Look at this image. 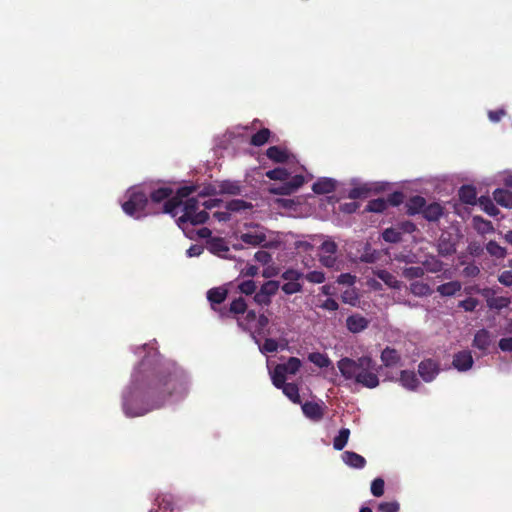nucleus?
Segmentation results:
<instances>
[{"label": "nucleus", "mask_w": 512, "mask_h": 512, "mask_svg": "<svg viewBox=\"0 0 512 512\" xmlns=\"http://www.w3.org/2000/svg\"><path fill=\"white\" fill-rule=\"evenodd\" d=\"M374 275L382 280L388 287L393 289L400 288V281L396 279V277L387 270L379 269L374 271Z\"/></svg>", "instance_id": "b1692460"}, {"label": "nucleus", "mask_w": 512, "mask_h": 512, "mask_svg": "<svg viewBox=\"0 0 512 512\" xmlns=\"http://www.w3.org/2000/svg\"><path fill=\"white\" fill-rule=\"evenodd\" d=\"M283 393L295 404L301 403L299 388L295 383H287L281 388Z\"/></svg>", "instance_id": "7c9ffc66"}, {"label": "nucleus", "mask_w": 512, "mask_h": 512, "mask_svg": "<svg viewBox=\"0 0 512 512\" xmlns=\"http://www.w3.org/2000/svg\"><path fill=\"white\" fill-rule=\"evenodd\" d=\"M302 411L307 418L313 421H320L324 416V409L322 405L316 402H305L302 405Z\"/></svg>", "instance_id": "ddd939ff"}, {"label": "nucleus", "mask_w": 512, "mask_h": 512, "mask_svg": "<svg viewBox=\"0 0 512 512\" xmlns=\"http://www.w3.org/2000/svg\"><path fill=\"white\" fill-rule=\"evenodd\" d=\"M196 190L197 188L194 185L183 186L177 190L175 196H172V188L160 187L150 193V199L154 203H160L166 200L163 205V213L170 214L172 217H175L178 214L179 207L183 204V199L196 192Z\"/></svg>", "instance_id": "20e7f679"}, {"label": "nucleus", "mask_w": 512, "mask_h": 512, "mask_svg": "<svg viewBox=\"0 0 512 512\" xmlns=\"http://www.w3.org/2000/svg\"><path fill=\"white\" fill-rule=\"evenodd\" d=\"M290 184V187L295 192L298 188H300L305 183V178L303 175H295L293 176L290 181H288Z\"/></svg>", "instance_id": "e2e57ef3"}, {"label": "nucleus", "mask_w": 512, "mask_h": 512, "mask_svg": "<svg viewBox=\"0 0 512 512\" xmlns=\"http://www.w3.org/2000/svg\"><path fill=\"white\" fill-rule=\"evenodd\" d=\"M369 325V320L360 314H353L347 317L346 327L352 333H360Z\"/></svg>", "instance_id": "f8f14e48"}, {"label": "nucleus", "mask_w": 512, "mask_h": 512, "mask_svg": "<svg viewBox=\"0 0 512 512\" xmlns=\"http://www.w3.org/2000/svg\"><path fill=\"white\" fill-rule=\"evenodd\" d=\"M474 360L472 354L468 350L457 352L453 357V366L458 371L464 372L473 366Z\"/></svg>", "instance_id": "9b49d317"}, {"label": "nucleus", "mask_w": 512, "mask_h": 512, "mask_svg": "<svg viewBox=\"0 0 512 512\" xmlns=\"http://www.w3.org/2000/svg\"><path fill=\"white\" fill-rule=\"evenodd\" d=\"M439 371V365L432 359L423 360L418 365V373L425 382L433 381Z\"/></svg>", "instance_id": "9d476101"}, {"label": "nucleus", "mask_w": 512, "mask_h": 512, "mask_svg": "<svg viewBox=\"0 0 512 512\" xmlns=\"http://www.w3.org/2000/svg\"><path fill=\"white\" fill-rule=\"evenodd\" d=\"M127 200L122 204L123 211L137 219L144 216V211L148 205V196L140 189H131L127 192Z\"/></svg>", "instance_id": "39448f33"}, {"label": "nucleus", "mask_w": 512, "mask_h": 512, "mask_svg": "<svg viewBox=\"0 0 512 512\" xmlns=\"http://www.w3.org/2000/svg\"><path fill=\"white\" fill-rule=\"evenodd\" d=\"M385 200L387 201V206H399L404 201V194L401 191H394Z\"/></svg>", "instance_id": "864d4df0"}, {"label": "nucleus", "mask_w": 512, "mask_h": 512, "mask_svg": "<svg viewBox=\"0 0 512 512\" xmlns=\"http://www.w3.org/2000/svg\"><path fill=\"white\" fill-rule=\"evenodd\" d=\"M459 199L462 203L474 205L477 203V193L472 185H463L458 192Z\"/></svg>", "instance_id": "412c9836"}, {"label": "nucleus", "mask_w": 512, "mask_h": 512, "mask_svg": "<svg viewBox=\"0 0 512 512\" xmlns=\"http://www.w3.org/2000/svg\"><path fill=\"white\" fill-rule=\"evenodd\" d=\"M473 221L477 226L478 230H481L484 233L492 232L494 230L492 223L488 220H485L481 216H474Z\"/></svg>", "instance_id": "49530a36"}, {"label": "nucleus", "mask_w": 512, "mask_h": 512, "mask_svg": "<svg viewBox=\"0 0 512 512\" xmlns=\"http://www.w3.org/2000/svg\"><path fill=\"white\" fill-rule=\"evenodd\" d=\"M370 193V188L367 186H359L352 188L349 193L348 197L352 200L360 199V198H366Z\"/></svg>", "instance_id": "37998d69"}, {"label": "nucleus", "mask_w": 512, "mask_h": 512, "mask_svg": "<svg viewBox=\"0 0 512 512\" xmlns=\"http://www.w3.org/2000/svg\"><path fill=\"white\" fill-rule=\"evenodd\" d=\"M266 229L255 223H249L244 225V231L240 232L239 240L241 243L250 245L253 247L263 245L266 242Z\"/></svg>", "instance_id": "423d86ee"}, {"label": "nucleus", "mask_w": 512, "mask_h": 512, "mask_svg": "<svg viewBox=\"0 0 512 512\" xmlns=\"http://www.w3.org/2000/svg\"><path fill=\"white\" fill-rule=\"evenodd\" d=\"M320 307L324 310H328V311H336L338 310L339 308V305L338 303L332 299V298H327L321 305Z\"/></svg>", "instance_id": "338daca9"}, {"label": "nucleus", "mask_w": 512, "mask_h": 512, "mask_svg": "<svg viewBox=\"0 0 512 512\" xmlns=\"http://www.w3.org/2000/svg\"><path fill=\"white\" fill-rule=\"evenodd\" d=\"M271 136V131L268 128H262L254 133L250 138V144L255 147H260L266 144Z\"/></svg>", "instance_id": "bb28decb"}, {"label": "nucleus", "mask_w": 512, "mask_h": 512, "mask_svg": "<svg viewBox=\"0 0 512 512\" xmlns=\"http://www.w3.org/2000/svg\"><path fill=\"white\" fill-rule=\"evenodd\" d=\"M385 482L382 478H376L371 483V493L375 497H380L384 494Z\"/></svg>", "instance_id": "8fccbe9b"}, {"label": "nucleus", "mask_w": 512, "mask_h": 512, "mask_svg": "<svg viewBox=\"0 0 512 512\" xmlns=\"http://www.w3.org/2000/svg\"><path fill=\"white\" fill-rule=\"evenodd\" d=\"M279 286V282L276 280L264 282L260 289L254 293L253 301L261 307L269 306L272 302V297L277 294Z\"/></svg>", "instance_id": "0eeeda50"}, {"label": "nucleus", "mask_w": 512, "mask_h": 512, "mask_svg": "<svg viewBox=\"0 0 512 512\" xmlns=\"http://www.w3.org/2000/svg\"><path fill=\"white\" fill-rule=\"evenodd\" d=\"M349 436L350 430L348 428H342L333 440L334 449L341 451L346 446Z\"/></svg>", "instance_id": "72a5a7b5"}, {"label": "nucleus", "mask_w": 512, "mask_h": 512, "mask_svg": "<svg viewBox=\"0 0 512 512\" xmlns=\"http://www.w3.org/2000/svg\"><path fill=\"white\" fill-rule=\"evenodd\" d=\"M266 156L275 163H286L289 159L288 151L279 146L269 147L266 150Z\"/></svg>", "instance_id": "aec40b11"}, {"label": "nucleus", "mask_w": 512, "mask_h": 512, "mask_svg": "<svg viewBox=\"0 0 512 512\" xmlns=\"http://www.w3.org/2000/svg\"><path fill=\"white\" fill-rule=\"evenodd\" d=\"M308 360L319 368H327L332 362L330 358L323 353L320 352H312L308 355Z\"/></svg>", "instance_id": "c756f323"}, {"label": "nucleus", "mask_w": 512, "mask_h": 512, "mask_svg": "<svg viewBox=\"0 0 512 512\" xmlns=\"http://www.w3.org/2000/svg\"><path fill=\"white\" fill-rule=\"evenodd\" d=\"M498 281L507 287L512 286V271L505 270L498 276Z\"/></svg>", "instance_id": "680f3d73"}, {"label": "nucleus", "mask_w": 512, "mask_h": 512, "mask_svg": "<svg viewBox=\"0 0 512 512\" xmlns=\"http://www.w3.org/2000/svg\"><path fill=\"white\" fill-rule=\"evenodd\" d=\"M493 198L499 205L512 208V192L498 188L493 192Z\"/></svg>", "instance_id": "393cba45"}, {"label": "nucleus", "mask_w": 512, "mask_h": 512, "mask_svg": "<svg viewBox=\"0 0 512 512\" xmlns=\"http://www.w3.org/2000/svg\"><path fill=\"white\" fill-rule=\"evenodd\" d=\"M342 301L351 305H355L357 301V295L354 290H346L342 296Z\"/></svg>", "instance_id": "0e129e2a"}, {"label": "nucleus", "mask_w": 512, "mask_h": 512, "mask_svg": "<svg viewBox=\"0 0 512 512\" xmlns=\"http://www.w3.org/2000/svg\"><path fill=\"white\" fill-rule=\"evenodd\" d=\"M387 208V201L384 198L370 200L367 204L366 211L381 213Z\"/></svg>", "instance_id": "ea45409f"}, {"label": "nucleus", "mask_w": 512, "mask_h": 512, "mask_svg": "<svg viewBox=\"0 0 512 512\" xmlns=\"http://www.w3.org/2000/svg\"><path fill=\"white\" fill-rule=\"evenodd\" d=\"M302 284L300 282H286L282 285V291L287 295H292L302 291Z\"/></svg>", "instance_id": "3c124183"}, {"label": "nucleus", "mask_w": 512, "mask_h": 512, "mask_svg": "<svg viewBox=\"0 0 512 512\" xmlns=\"http://www.w3.org/2000/svg\"><path fill=\"white\" fill-rule=\"evenodd\" d=\"M422 214L426 220L435 222L443 215V207L438 203H431L428 206L425 205Z\"/></svg>", "instance_id": "4be33fe9"}, {"label": "nucleus", "mask_w": 512, "mask_h": 512, "mask_svg": "<svg viewBox=\"0 0 512 512\" xmlns=\"http://www.w3.org/2000/svg\"><path fill=\"white\" fill-rule=\"evenodd\" d=\"M379 256V252L375 249H372L371 246L367 244L360 256V261L364 263H375L379 259Z\"/></svg>", "instance_id": "58836bf2"}, {"label": "nucleus", "mask_w": 512, "mask_h": 512, "mask_svg": "<svg viewBox=\"0 0 512 512\" xmlns=\"http://www.w3.org/2000/svg\"><path fill=\"white\" fill-rule=\"evenodd\" d=\"M254 259L263 264V265H266L268 263L271 262L272 260V256L270 253H268L267 251H263V250H260V251H257L255 254H254Z\"/></svg>", "instance_id": "bf43d9fd"}, {"label": "nucleus", "mask_w": 512, "mask_h": 512, "mask_svg": "<svg viewBox=\"0 0 512 512\" xmlns=\"http://www.w3.org/2000/svg\"><path fill=\"white\" fill-rule=\"evenodd\" d=\"M499 348L504 352L512 351V337L501 338L498 343Z\"/></svg>", "instance_id": "774afa93"}, {"label": "nucleus", "mask_w": 512, "mask_h": 512, "mask_svg": "<svg viewBox=\"0 0 512 512\" xmlns=\"http://www.w3.org/2000/svg\"><path fill=\"white\" fill-rule=\"evenodd\" d=\"M486 250L492 257L497 259H503L507 254L506 249L493 240L486 244Z\"/></svg>", "instance_id": "2f4dec72"}, {"label": "nucleus", "mask_w": 512, "mask_h": 512, "mask_svg": "<svg viewBox=\"0 0 512 512\" xmlns=\"http://www.w3.org/2000/svg\"><path fill=\"white\" fill-rule=\"evenodd\" d=\"M303 277V273L295 269H287L281 275L286 282H299Z\"/></svg>", "instance_id": "c03bdc74"}, {"label": "nucleus", "mask_w": 512, "mask_h": 512, "mask_svg": "<svg viewBox=\"0 0 512 512\" xmlns=\"http://www.w3.org/2000/svg\"><path fill=\"white\" fill-rule=\"evenodd\" d=\"M400 382L405 388L409 390H416L419 386V380L413 371H401Z\"/></svg>", "instance_id": "5701e85b"}, {"label": "nucleus", "mask_w": 512, "mask_h": 512, "mask_svg": "<svg viewBox=\"0 0 512 512\" xmlns=\"http://www.w3.org/2000/svg\"><path fill=\"white\" fill-rule=\"evenodd\" d=\"M399 508V503L396 501L382 502L378 506L381 512H398Z\"/></svg>", "instance_id": "4d7b16f0"}, {"label": "nucleus", "mask_w": 512, "mask_h": 512, "mask_svg": "<svg viewBox=\"0 0 512 512\" xmlns=\"http://www.w3.org/2000/svg\"><path fill=\"white\" fill-rule=\"evenodd\" d=\"M382 238L385 242H388V243H399L402 241L401 231L399 230L398 227L397 228H393V227L386 228L382 232Z\"/></svg>", "instance_id": "473e14b6"}, {"label": "nucleus", "mask_w": 512, "mask_h": 512, "mask_svg": "<svg viewBox=\"0 0 512 512\" xmlns=\"http://www.w3.org/2000/svg\"><path fill=\"white\" fill-rule=\"evenodd\" d=\"M461 288L462 285L459 281H450L439 285L436 290L441 296L447 297L455 295Z\"/></svg>", "instance_id": "a878e982"}, {"label": "nucleus", "mask_w": 512, "mask_h": 512, "mask_svg": "<svg viewBox=\"0 0 512 512\" xmlns=\"http://www.w3.org/2000/svg\"><path fill=\"white\" fill-rule=\"evenodd\" d=\"M271 192L273 194H276V195H290L292 194L294 191L292 190V188L290 187V184L289 182H286L284 184H282L281 186L277 187V188H273L271 189Z\"/></svg>", "instance_id": "052dcab7"}, {"label": "nucleus", "mask_w": 512, "mask_h": 512, "mask_svg": "<svg viewBox=\"0 0 512 512\" xmlns=\"http://www.w3.org/2000/svg\"><path fill=\"white\" fill-rule=\"evenodd\" d=\"M380 358L386 367H395L401 362L400 353L396 349L388 346L381 352Z\"/></svg>", "instance_id": "2eb2a0df"}, {"label": "nucleus", "mask_w": 512, "mask_h": 512, "mask_svg": "<svg viewBox=\"0 0 512 512\" xmlns=\"http://www.w3.org/2000/svg\"><path fill=\"white\" fill-rule=\"evenodd\" d=\"M477 202L482 210L489 216L495 217L500 213L499 209L494 205L489 196H481L478 198Z\"/></svg>", "instance_id": "cd10ccee"}, {"label": "nucleus", "mask_w": 512, "mask_h": 512, "mask_svg": "<svg viewBox=\"0 0 512 512\" xmlns=\"http://www.w3.org/2000/svg\"><path fill=\"white\" fill-rule=\"evenodd\" d=\"M336 189V181L332 178H319L313 185L312 190L315 194H329Z\"/></svg>", "instance_id": "4468645a"}, {"label": "nucleus", "mask_w": 512, "mask_h": 512, "mask_svg": "<svg viewBox=\"0 0 512 512\" xmlns=\"http://www.w3.org/2000/svg\"><path fill=\"white\" fill-rule=\"evenodd\" d=\"M307 281L320 284L325 281V275L321 271H311L305 275Z\"/></svg>", "instance_id": "6e6d98bb"}, {"label": "nucleus", "mask_w": 512, "mask_h": 512, "mask_svg": "<svg viewBox=\"0 0 512 512\" xmlns=\"http://www.w3.org/2000/svg\"><path fill=\"white\" fill-rule=\"evenodd\" d=\"M266 177L270 180L285 181L289 178V172L285 168L277 167L266 172Z\"/></svg>", "instance_id": "a19ab883"}, {"label": "nucleus", "mask_w": 512, "mask_h": 512, "mask_svg": "<svg viewBox=\"0 0 512 512\" xmlns=\"http://www.w3.org/2000/svg\"><path fill=\"white\" fill-rule=\"evenodd\" d=\"M238 288L241 293L245 294L246 296L254 295L256 292V283L253 280H246L241 282L238 285Z\"/></svg>", "instance_id": "de8ad7c7"}, {"label": "nucleus", "mask_w": 512, "mask_h": 512, "mask_svg": "<svg viewBox=\"0 0 512 512\" xmlns=\"http://www.w3.org/2000/svg\"><path fill=\"white\" fill-rule=\"evenodd\" d=\"M207 196L206 193L202 191L197 194V197H190L184 202L183 205V215L177 219L178 226L185 231L186 225L190 223L191 225H200L204 224L209 215L205 211V209H211L216 206L215 199H208L200 202V199H205Z\"/></svg>", "instance_id": "7ed1b4c3"}, {"label": "nucleus", "mask_w": 512, "mask_h": 512, "mask_svg": "<svg viewBox=\"0 0 512 512\" xmlns=\"http://www.w3.org/2000/svg\"><path fill=\"white\" fill-rule=\"evenodd\" d=\"M479 301L476 298L469 297L458 303V307L464 309L466 312H472L478 306Z\"/></svg>", "instance_id": "603ef678"}, {"label": "nucleus", "mask_w": 512, "mask_h": 512, "mask_svg": "<svg viewBox=\"0 0 512 512\" xmlns=\"http://www.w3.org/2000/svg\"><path fill=\"white\" fill-rule=\"evenodd\" d=\"M495 291L490 288H485L481 291V295L486 299L487 306L490 309L501 310L507 308L511 304V298L504 296H494Z\"/></svg>", "instance_id": "1a4fd4ad"}, {"label": "nucleus", "mask_w": 512, "mask_h": 512, "mask_svg": "<svg viewBox=\"0 0 512 512\" xmlns=\"http://www.w3.org/2000/svg\"><path fill=\"white\" fill-rule=\"evenodd\" d=\"M341 457L343 462L352 468L361 469L366 465V459L353 451H345Z\"/></svg>", "instance_id": "f3484780"}, {"label": "nucleus", "mask_w": 512, "mask_h": 512, "mask_svg": "<svg viewBox=\"0 0 512 512\" xmlns=\"http://www.w3.org/2000/svg\"><path fill=\"white\" fill-rule=\"evenodd\" d=\"M155 505L164 512L173 511L176 508L175 498L172 494L162 493L155 498Z\"/></svg>", "instance_id": "a211bd4d"}, {"label": "nucleus", "mask_w": 512, "mask_h": 512, "mask_svg": "<svg viewBox=\"0 0 512 512\" xmlns=\"http://www.w3.org/2000/svg\"><path fill=\"white\" fill-rule=\"evenodd\" d=\"M424 274H425V271L420 266L405 267L402 270V276L408 280L421 278L424 276Z\"/></svg>", "instance_id": "4c0bfd02"}, {"label": "nucleus", "mask_w": 512, "mask_h": 512, "mask_svg": "<svg viewBox=\"0 0 512 512\" xmlns=\"http://www.w3.org/2000/svg\"><path fill=\"white\" fill-rule=\"evenodd\" d=\"M278 350V342L273 338H266L261 351L265 353H274Z\"/></svg>", "instance_id": "5fc2aeb1"}, {"label": "nucleus", "mask_w": 512, "mask_h": 512, "mask_svg": "<svg viewBox=\"0 0 512 512\" xmlns=\"http://www.w3.org/2000/svg\"><path fill=\"white\" fill-rule=\"evenodd\" d=\"M321 255H335L338 250L337 244L332 240H326L324 241L321 246Z\"/></svg>", "instance_id": "09e8293b"}, {"label": "nucleus", "mask_w": 512, "mask_h": 512, "mask_svg": "<svg viewBox=\"0 0 512 512\" xmlns=\"http://www.w3.org/2000/svg\"><path fill=\"white\" fill-rule=\"evenodd\" d=\"M426 200L422 196H413L406 202V213L410 216L423 212Z\"/></svg>", "instance_id": "6ab92c4d"}, {"label": "nucleus", "mask_w": 512, "mask_h": 512, "mask_svg": "<svg viewBox=\"0 0 512 512\" xmlns=\"http://www.w3.org/2000/svg\"><path fill=\"white\" fill-rule=\"evenodd\" d=\"M209 251L220 258H224V238H212L208 241Z\"/></svg>", "instance_id": "f704fd0d"}, {"label": "nucleus", "mask_w": 512, "mask_h": 512, "mask_svg": "<svg viewBox=\"0 0 512 512\" xmlns=\"http://www.w3.org/2000/svg\"><path fill=\"white\" fill-rule=\"evenodd\" d=\"M490 345H491L490 332L484 328L478 330L474 335L472 346L479 350L486 351Z\"/></svg>", "instance_id": "dca6fc26"}, {"label": "nucleus", "mask_w": 512, "mask_h": 512, "mask_svg": "<svg viewBox=\"0 0 512 512\" xmlns=\"http://www.w3.org/2000/svg\"><path fill=\"white\" fill-rule=\"evenodd\" d=\"M187 383L186 373L176 363H155L145 357L123 393V411L129 417L142 416L163 406L171 395L186 392Z\"/></svg>", "instance_id": "f257e3e1"}, {"label": "nucleus", "mask_w": 512, "mask_h": 512, "mask_svg": "<svg viewBox=\"0 0 512 512\" xmlns=\"http://www.w3.org/2000/svg\"><path fill=\"white\" fill-rule=\"evenodd\" d=\"M271 378L273 385L278 389H281L287 384L286 373L283 371L282 367L278 365L274 368Z\"/></svg>", "instance_id": "e433bc0d"}, {"label": "nucleus", "mask_w": 512, "mask_h": 512, "mask_svg": "<svg viewBox=\"0 0 512 512\" xmlns=\"http://www.w3.org/2000/svg\"><path fill=\"white\" fill-rule=\"evenodd\" d=\"M278 366L282 367L286 374L294 375L299 371L301 367V361L297 357H290L286 363L278 364Z\"/></svg>", "instance_id": "c9c22d12"}, {"label": "nucleus", "mask_w": 512, "mask_h": 512, "mask_svg": "<svg viewBox=\"0 0 512 512\" xmlns=\"http://www.w3.org/2000/svg\"><path fill=\"white\" fill-rule=\"evenodd\" d=\"M410 292L417 297L428 296L432 293L430 286L427 283L415 281L410 284Z\"/></svg>", "instance_id": "c85d7f7f"}, {"label": "nucleus", "mask_w": 512, "mask_h": 512, "mask_svg": "<svg viewBox=\"0 0 512 512\" xmlns=\"http://www.w3.org/2000/svg\"><path fill=\"white\" fill-rule=\"evenodd\" d=\"M252 208V205L243 200H232L226 202V210L228 211H241Z\"/></svg>", "instance_id": "a18cd8bd"}, {"label": "nucleus", "mask_w": 512, "mask_h": 512, "mask_svg": "<svg viewBox=\"0 0 512 512\" xmlns=\"http://www.w3.org/2000/svg\"><path fill=\"white\" fill-rule=\"evenodd\" d=\"M341 375L347 379H354L356 383L367 388H375L379 385L378 369L375 361L369 356L357 359L344 357L337 362Z\"/></svg>", "instance_id": "f03ea898"}, {"label": "nucleus", "mask_w": 512, "mask_h": 512, "mask_svg": "<svg viewBox=\"0 0 512 512\" xmlns=\"http://www.w3.org/2000/svg\"><path fill=\"white\" fill-rule=\"evenodd\" d=\"M337 258L335 255H321L320 262L327 268H333L336 265Z\"/></svg>", "instance_id": "69168bd1"}, {"label": "nucleus", "mask_w": 512, "mask_h": 512, "mask_svg": "<svg viewBox=\"0 0 512 512\" xmlns=\"http://www.w3.org/2000/svg\"><path fill=\"white\" fill-rule=\"evenodd\" d=\"M398 228L401 231V235L403 233L411 234L416 231L417 226L411 221H402L398 224Z\"/></svg>", "instance_id": "13d9d810"}, {"label": "nucleus", "mask_w": 512, "mask_h": 512, "mask_svg": "<svg viewBox=\"0 0 512 512\" xmlns=\"http://www.w3.org/2000/svg\"><path fill=\"white\" fill-rule=\"evenodd\" d=\"M229 311L233 314H244L247 311V303L244 298L239 297L230 304Z\"/></svg>", "instance_id": "79ce46f5"}, {"label": "nucleus", "mask_w": 512, "mask_h": 512, "mask_svg": "<svg viewBox=\"0 0 512 512\" xmlns=\"http://www.w3.org/2000/svg\"><path fill=\"white\" fill-rule=\"evenodd\" d=\"M207 300L212 310L219 313L220 317L224 315V287H214L207 291Z\"/></svg>", "instance_id": "6e6552de"}]
</instances>
